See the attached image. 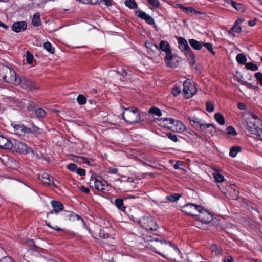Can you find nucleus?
<instances>
[{
  "label": "nucleus",
  "instance_id": "obj_50",
  "mask_svg": "<svg viewBox=\"0 0 262 262\" xmlns=\"http://www.w3.org/2000/svg\"><path fill=\"white\" fill-rule=\"evenodd\" d=\"M148 3L156 8H159L160 7V2L158 0H148Z\"/></svg>",
  "mask_w": 262,
  "mask_h": 262
},
{
  "label": "nucleus",
  "instance_id": "obj_46",
  "mask_svg": "<svg viewBox=\"0 0 262 262\" xmlns=\"http://www.w3.org/2000/svg\"><path fill=\"white\" fill-rule=\"evenodd\" d=\"M214 179L217 182H223L225 180L224 177L218 173H215L213 174Z\"/></svg>",
  "mask_w": 262,
  "mask_h": 262
},
{
  "label": "nucleus",
  "instance_id": "obj_29",
  "mask_svg": "<svg viewBox=\"0 0 262 262\" xmlns=\"http://www.w3.org/2000/svg\"><path fill=\"white\" fill-rule=\"evenodd\" d=\"M236 59L237 62L241 65H244L247 63V58L244 54H238L236 55Z\"/></svg>",
  "mask_w": 262,
  "mask_h": 262
},
{
  "label": "nucleus",
  "instance_id": "obj_55",
  "mask_svg": "<svg viewBox=\"0 0 262 262\" xmlns=\"http://www.w3.org/2000/svg\"><path fill=\"white\" fill-rule=\"evenodd\" d=\"M83 157L75 156L74 157L73 161L76 163H83Z\"/></svg>",
  "mask_w": 262,
  "mask_h": 262
},
{
  "label": "nucleus",
  "instance_id": "obj_8",
  "mask_svg": "<svg viewBox=\"0 0 262 262\" xmlns=\"http://www.w3.org/2000/svg\"><path fill=\"white\" fill-rule=\"evenodd\" d=\"M183 92L186 98H190L197 92L195 83L193 82L190 81L189 79H186L183 83Z\"/></svg>",
  "mask_w": 262,
  "mask_h": 262
},
{
  "label": "nucleus",
  "instance_id": "obj_5",
  "mask_svg": "<svg viewBox=\"0 0 262 262\" xmlns=\"http://www.w3.org/2000/svg\"><path fill=\"white\" fill-rule=\"evenodd\" d=\"M159 49L166 53L164 58L166 66L169 68H176L177 66V64L171 61L173 56L169 43L166 41H161L159 44Z\"/></svg>",
  "mask_w": 262,
  "mask_h": 262
},
{
  "label": "nucleus",
  "instance_id": "obj_51",
  "mask_svg": "<svg viewBox=\"0 0 262 262\" xmlns=\"http://www.w3.org/2000/svg\"><path fill=\"white\" fill-rule=\"evenodd\" d=\"M255 77L257 79L259 84L262 86V73L257 72L254 74Z\"/></svg>",
  "mask_w": 262,
  "mask_h": 262
},
{
  "label": "nucleus",
  "instance_id": "obj_10",
  "mask_svg": "<svg viewBox=\"0 0 262 262\" xmlns=\"http://www.w3.org/2000/svg\"><path fill=\"white\" fill-rule=\"evenodd\" d=\"M90 181H94V187L96 189L103 192L108 191V184L105 180H101L97 179L96 176L93 174L91 177Z\"/></svg>",
  "mask_w": 262,
  "mask_h": 262
},
{
  "label": "nucleus",
  "instance_id": "obj_62",
  "mask_svg": "<svg viewBox=\"0 0 262 262\" xmlns=\"http://www.w3.org/2000/svg\"><path fill=\"white\" fill-rule=\"evenodd\" d=\"M79 189L85 194H88L90 192V190L88 188L84 187V186H80L79 187Z\"/></svg>",
  "mask_w": 262,
  "mask_h": 262
},
{
  "label": "nucleus",
  "instance_id": "obj_12",
  "mask_svg": "<svg viewBox=\"0 0 262 262\" xmlns=\"http://www.w3.org/2000/svg\"><path fill=\"white\" fill-rule=\"evenodd\" d=\"M244 125L249 131H262V123L258 124L255 120L253 121L247 118Z\"/></svg>",
  "mask_w": 262,
  "mask_h": 262
},
{
  "label": "nucleus",
  "instance_id": "obj_15",
  "mask_svg": "<svg viewBox=\"0 0 262 262\" xmlns=\"http://www.w3.org/2000/svg\"><path fill=\"white\" fill-rule=\"evenodd\" d=\"M77 218V220L80 219L79 215L74 213L73 212L65 211L63 212L60 216L58 215V220H72Z\"/></svg>",
  "mask_w": 262,
  "mask_h": 262
},
{
  "label": "nucleus",
  "instance_id": "obj_16",
  "mask_svg": "<svg viewBox=\"0 0 262 262\" xmlns=\"http://www.w3.org/2000/svg\"><path fill=\"white\" fill-rule=\"evenodd\" d=\"M174 119L169 118H162L159 120V124L165 128L171 130L172 124H173Z\"/></svg>",
  "mask_w": 262,
  "mask_h": 262
},
{
  "label": "nucleus",
  "instance_id": "obj_39",
  "mask_svg": "<svg viewBox=\"0 0 262 262\" xmlns=\"http://www.w3.org/2000/svg\"><path fill=\"white\" fill-rule=\"evenodd\" d=\"M145 46L147 49L150 50L152 52L159 50L158 45L151 42H146Z\"/></svg>",
  "mask_w": 262,
  "mask_h": 262
},
{
  "label": "nucleus",
  "instance_id": "obj_60",
  "mask_svg": "<svg viewBox=\"0 0 262 262\" xmlns=\"http://www.w3.org/2000/svg\"><path fill=\"white\" fill-rule=\"evenodd\" d=\"M0 262H14L13 259L9 257L6 256L0 260Z\"/></svg>",
  "mask_w": 262,
  "mask_h": 262
},
{
  "label": "nucleus",
  "instance_id": "obj_2",
  "mask_svg": "<svg viewBox=\"0 0 262 262\" xmlns=\"http://www.w3.org/2000/svg\"><path fill=\"white\" fill-rule=\"evenodd\" d=\"M182 211L191 216H198L196 212L202 214L199 215L202 219V222L208 223L211 221L212 217L210 213L202 206L193 203H188L182 207Z\"/></svg>",
  "mask_w": 262,
  "mask_h": 262
},
{
  "label": "nucleus",
  "instance_id": "obj_20",
  "mask_svg": "<svg viewBox=\"0 0 262 262\" xmlns=\"http://www.w3.org/2000/svg\"><path fill=\"white\" fill-rule=\"evenodd\" d=\"M203 259V257L197 253H190L187 257L188 262H202Z\"/></svg>",
  "mask_w": 262,
  "mask_h": 262
},
{
  "label": "nucleus",
  "instance_id": "obj_21",
  "mask_svg": "<svg viewBox=\"0 0 262 262\" xmlns=\"http://www.w3.org/2000/svg\"><path fill=\"white\" fill-rule=\"evenodd\" d=\"M172 128L171 131H185L186 127L184 124L180 121L174 119L173 124L172 126Z\"/></svg>",
  "mask_w": 262,
  "mask_h": 262
},
{
  "label": "nucleus",
  "instance_id": "obj_52",
  "mask_svg": "<svg viewBox=\"0 0 262 262\" xmlns=\"http://www.w3.org/2000/svg\"><path fill=\"white\" fill-rule=\"evenodd\" d=\"M181 89L179 87H177V86H175L174 88H173L172 90V94L175 96H178L179 94H180L181 93Z\"/></svg>",
  "mask_w": 262,
  "mask_h": 262
},
{
  "label": "nucleus",
  "instance_id": "obj_48",
  "mask_svg": "<svg viewBox=\"0 0 262 262\" xmlns=\"http://www.w3.org/2000/svg\"><path fill=\"white\" fill-rule=\"evenodd\" d=\"M249 119L251 120H253V121L255 120L256 122L258 124L262 123L261 119L253 113H251V117Z\"/></svg>",
  "mask_w": 262,
  "mask_h": 262
},
{
  "label": "nucleus",
  "instance_id": "obj_33",
  "mask_svg": "<svg viewBox=\"0 0 262 262\" xmlns=\"http://www.w3.org/2000/svg\"><path fill=\"white\" fill-rule=\"evenodd\" d=\"M214 118L216 121L220 124L224 125L225 123V119L222 114L220 113H216L214 115Z\"/></svg>",
  "mask_w": 262,
  "mask_h": 262
},
{
  "label": "nucleus",
  "instance_id": "obj_19",
  "mask_svg": "<svg viewBox=\"0 0 262 262\" xmlns=\"http://www.w3.org/2000/svg\"><path fill=\"white\" fill-rule=\"evenodd\" d=\"M224 2L228 4H230L237 11L244 12L245 11V7L242 4L236 3L232 0H224Z\"/></svg>",
  "mask_w": 262,
  "mask_h": 262
},
{
  "label": "nucleus",
  "instance_id": "obj_9",
  "mask_svg": "<svg viewBox=\"0 0 262 262\" xmlns=\"http://www.w3.org/2000/svg\"><path fill=\"white\" fill-rule=\"evenodd\" d=\"M188 119L191 125L196 130L200 129L203 131L209 127L211 126L214 129H215L214 125L210 123H204V122L196 117H189Z\"/></svg>",
  "mask_w": 262,
  "mask_h": 262
},
{
  "label": "nucleus",
  "instance_id": "obj_23",
  "mask_svg": "<svg viewBox=\"0 0 262 262\" xmlns=\"http://www.w3.org/2000/svg\"><path fill=\"white\" fill-rule=\"evenodd\" d=\"M210 249L213 256H219L222 254V248L217 245L213 244L210 246Z\"/></svg>",
  "mask_w": 262,
  "mask_h": 262
},
{
  "label": "nucleus",
  "instance_id": "obj_17",
  "mask_svg": "<svg viewBox=\"0 0 262 262\" xmlns=\"http://www.w3.org/2000/svg\"><path fill=\"white\" fill-rule=\"evenodd\" d=\"M38 178L45 185L49 186L52 184L55 185L52 181V177H50L47 173L45 172L41 175H39Z\"/></svg>",
  "mask_w": 262,
  "mask_h": 262
},
{
  "label": "nucleus",
  "instance_id": "obj_61",
  "mask_svg": "<svg viewBox=\"0 0 262 262\" xmlns=\"http://www.w3.org/2000/svg\"><path fill=\"white\" fill-rule=\"evenodd\" d=\"M237 106H238V108L239 110H246L247 109L246 105L244 103H242V102L238 103L237 104Z\"/></svg>",
  "mask_w": 262,
  "mask_h": 262
},
{
  "label": "nucleus",
  "instance_id": "obj_38",
  "mask_svg": "<svg viewBox=\"0 0 262 262\" xmlns=\"http://www.w3.org/2000/svg\"><path fill=\"white\" fill-rule=\"evenodd\" d=\"M35 115L37 118L43 119L46 116V112L43 108H39L36 110Z\"/></svg>",
  "mask_w": 262,
  "mask_h": 262
},
{
  "label": "nucleus",
  "instance_id": "obj_4",
  "mask_svg": "<svg viewBox=\"0 0 262 262\" xmlns=\"http://www.w3.org/2000/svg\"><path fill=\"white\" fill-rule=\"evenodd\" d=\"M0 80L16 85L20 82V77L17 75L15 71L7 66H3L0 69Z\"/></svg>",
  "mask_w": 262,
  "mask_h": 262
},
{
  "label": "nucleus",
  "instance_id": "obj_40",
  "mask_svg": "<svg viewBox=\"0 0 262 262\" xmlns=\"http://www.w3.org/2000/svg\"><path fill=\"white\" fill-rule=\"evenodd\" d=\"M203 47H205L213 56H215L216 52L213 50L212 48V44L211 43H203Z\"/></svg>",
  "mask_w": 262,
  "mask_h": 262
},
{
  "label": "nucleus",
  "instance_id": "obj_6",
  "mask_svg": "<svg viewBox=\"0 0 262 262\" xmlns=\"http://www.w3.org/2000/svg\"><path fill=\"white\" fill-rule=\"evenodd\" d=\"M51 204L53 210L47 213V217L51 222H56L58 221V212L63 210V205L60 201L55 200H52Z\"/></svg>",
  "mask_w": 262,
  "mask_h": 262
},
{
  "label": "nucleus",
  "instance_id": "obj_14",
  "mask_svg": "<svg viewBox=\"0 0 262 262\" xmlns=\"http://www.w3.org/2000/svg\"><path fill=\"white\" fill-rule=\"evenodd\" d=\"M27 28V23L25 21H16L12 25V30L16 33L24 32Z\"/></svg>",
  "mask_w": 262,
  "mask_h": 262
},
{
  "label": "nucleus",
  "instance_id": "obj_57",
  "mask_svg": "<svg viewBox=\"0 0 262 262\" xmlns=\"http://www.w3.org/2000/svg\"><path fill=\"white\" fill-rule=\"evenodd\" d=\"M117 73L123 77H125L127 75V72L125 69L123 68H121V69L117 70Z\"/></svg>",
  "mask_w": 262,
  "mask_h": 262
},
{
  "label": "nucleus",
  "instance_id": "obj_3",
  "mask_svg": "<svg viewBox=\"0 0 262 262\" xmlns=\"http://www.w3.org/2000/svg\"><path fill=\"white\" fill-rule=\"evenodd\" d=\"M124 110L122 114V119L127 123L136 124L140 122V113L139 110L137 107H125L121 106Z\"/></svg>",
  "mask_w": 262,
  "mask_h": 262
},
{
  "label": "nucleus",
  "instance_id": "obj_49",
  "mask_svg": "<svg viewBox=\"0 0 262 262\" xmlns=\"http://www.w3.org/2000/svg\"><path fill=\"white\" fill-rule=\"evenodd\" d=\"M166 134L167 137L169 139H170L172 141H173L175 142H176L178 141V139L177 138V136L174 134L171 133V132H166Z\"/></svg>",
  "mask_w": 262,
  "mask_h": 262
},
{
  "label": "nucleus",
  "instance_id": "obj_11",
  "mask_svg": "<svg viewBox=\"0 0 262 262\" xmlns=\"http://www.w3.org/2000/svg\"><path fill=\"white\" fill-rule=\"evenodd\" d=\"M20 82L19 83V85H20L24 89L33 91L37 90L39 88L34 81H32L29 79L25 77H20Z\"/></svg>",
  "mask_w": 262,
  "mask_h": 262
},
{
  "label": "nucleus",
  "instance_id": "obj_63",
  "mask_svg": "<svg viewBox=\"0 0 262 262\" xmlns=\"http://www.w3.org/2000/svg\"><path fill=\"white\" fill-rule=\"evenodd\" d=\"M118 171V169L116 168L110 167L108 169V172L111 174H116Z\"/></svg>",
  "mask_w": 262,
  "mask_h": 262
},
{
  "label": "nucleus",
  "instance_id": "obj_26",
  "mask_svg": "<svg viewBox=\"0 0 262 262\" xmlns=\"http://www.w3.org/2000/svg\"><path fill=\"white\" fill-rule=\"evenodd\" d=\"M189 43L191 47L195 50H200L203 47V43L194 39H189Z\"/></svg>",
  "mask_w": 262,
  "mask_h": 262
},
{
  "label": "nucleus",
  "instance_id": "obj_35",
  "mask_svg": "<svg viewBox=\"0 0 262 262\" xmlns=\"http://www.w3.org/2000/svg\"><path fill=\"white\" fill-rule=\"evenodd\" d=\"M181 194L179 193H173L166 196V199L171 202H174L178 201L180 197Z\"/></svg>",
  "mask_w": 262,
  "mask_h": 262
},
{
  "label": "nucleus",
  "instance_id": "obj_44",
  "mask_svg": "<svg viewBox=\"0 0 262 262\" xmlns=\"http://www.w3.org/2000/svg\"><path fill=\"white\" fill-rule=\"evenodd\" d=\"M206 110L208 112H212L214 111V103L211 101H207L206 102Z\"/></svg>",
  "mask_w": 262,
  "mask_h": 262
},
{
  "label": "nucleus",
  "instance_id": "obj_27",
  "mask_svg": "<svg viewBox=\"0 0 262 262\" xmlns=\"http://www.w3.org/2000/svg\"><path fill=\"white\" fill-rule=\"evenodd\" d=\"M40 14L39 12L35 13L32 20V24L35 27H39L41 25V21L40 20Z\"/></svg>",
  "mask_w": 262,
  "mask_h": 262
},
{
  "label": "nucleus",
  "instance_id": "obj_43",
  "mask_svg": "<svg viewBox=\"0 0 262 262\" xmlns=\"http://www.w3.org/2000/svg\"><path fill=\"white\" fill-rule=\"evenodd\" d=\"M26 57L27 63L28 64H32L33 60V54L30 51H27Z\"/></svg>",
  "mask_w": 262,
  "mask_h": 262
},
{
  "label": "nucleus",
  "instance_id": "obj_45",
  "mask_svg": "<svg viewBox=\"0 0 262 262\" xmlns=\"http://www.w3.org/2000/svg\"><path fill=\"white\" fill-rule=\"evenodd\" d=\"M243 82V85L246 86L248 89H253L254 90H256L258 89V83H256V85H253L252 84L249 83L247 81Z\"/></svg>",
  "mask_w": 262,
  "mask_h": 262
},
{
  "label": "nucleus",
  "instance_id": "obj_56",
  "mask_svg": "<svg viewBox=\"0 0 262 262\" xmlns=\"http://www.w3.org/2000/svg\"><path fill=\"white\" fill-rule=\"evenodd\" d=\"M99 235L100 237L103 238L104 239L107 238L109 237L108 234L105 233L103 230H100Z\"/></svg>",
  "mask_w": 262,
  "mask_h": 262
},
{
  "label": "nucleus",
  "instance_id": "obj_7",
  "mask_svg": "<svg viewBox=\"0 0 262 262\" xmlns=\"http://www.w3.org/2000/svg\"><path fill=\"white\" fill-rule=\"evenodd\" d=\"M139 223L147 230L156 231L158 226L156 221L151 216H143L140 219Z\"/></svg>",
  "mask_w": 262,
  "mask_h": 262
},
{
  "label": "nucleus",
  "instance_id": "obj_13",
  "mask_svg": "<svg viewBox=\"0 0 262 262\" xmlns=\"http://www.w3.org/2000/svg\"><path fill=\"white\" fill-rule=\"evenodd\" d=\"M135 14L136 16L138 17L141 19L144 20L145 22L148 24L155 25V21L154 18L149 15L146 14L144 11L139 9L135 11Z\"/></svg>",
  "mask_w": 262,
  "mask_h": 262
},
{
  "label": "nucleus",
  "instance_id": "obj_53",
  "mask_svg": "<svg viewBox=\"0 0 262 262\" xmlns=\"http://www.w3.org/2000/svg\"><path fill=\"white\" fill-rule=\"evenodd\" d=\"M100 3H103L107 7L111 6L115 4L113 0H100Z\"/></svg>",
  "mask_w": 262,
  "mask_h": 262
},
{
  "label": "nucleus",
  "instance_id": "obj_32",
  "mask_svg": "<svg viewBox=\"0 0 262 262\" xmlns=\"http://www.w3.org/2000/svg\"><path fill=\"white\" fill-rule=\"evenodd\" d=\"M177 7L182 9L186 14L192 13L193 11H195V9L191 7H184L182 4L179 3L177 4Z\"/></svg>",
  "mask_w": 262,
  "mask_h": 262
},
{
  "label": "nucleus",
  "instance_id": "obj_59",
  "mask_svg": "<svg viewBox=\"0 0 262 262\" xmlns=\"http://www.w3.org/2000/svg\"><path fill=\"white\" fill-rule=\"evenodd\" d=\"M183 164V162L182 161H177L173 166L175 169H180V166H182Z\"/></svg>",
  "mask_w": 262,
  "mask_h": 262
},
{
  "label": "nucleus",
  "instance_id": "obj_47",
  "mask_svg": "<svg viewBox=\"0 0 262 262\" xmlns=\"http://www.w3.org/2000/svg\"><path fill=\"white\" fill-rule=\"evenodd\" d=\"M67 168L72 172H75L77 168V166L74 163H70L67 165Z\"/></svg>",
  "mask_w": 262,
  "mask_h": 262
},
{
  "label": "nucleus",
  "instance_id": "obj_54",
  "mask_svg": "<svg viewBox=\"0 0 262 262\" xmlns=\"http://www.w3.org/2000/svg\"><path fill=\"white\" fill-rule=\"evenodd\" d=\"M45 224L47 226H48L49 228H51V229H53L54 230H55L57 231H62L63 229L60 228V227H54L53 226H52L51 225H50V222H49L48 221L46 220L45 221Z\"/></svg>",
  "mask_w": 262,
  "mask_h": 262
},
{
  "label": "nucleus",
  "instance_id": "obj_30",
  "mask_svg": "<svg viewBox=\"0 0 262 262\" xmlns=\"http://www.w3.org/2000/svg\"><path fill=\"white\" fill-rule=\"evenodd\" d=\"M241 31H242L241 26L238 24V21L236 20L235 22L234 25L231 28V29L229 31V33L231 34V33H232V32L239 33Z\"/></svg>",
  "mask_w": 262,
  "mask_h": 262
},
{
  "label": "nucleus",
  "instance_id": "obj_25",
  "mask_svg": "<svg viewBox=\"0 0 262 262\" xmlns=\"http://www.w3.org/2000/svg\"><path fill=\"white\" fill-rule=\"evenodd\" d=\"M184 53L187 59L191 62L192 65H195L196 64L195 56L192 50L190 49Z\"/></svg>",
  "mask_w": 262,
  "mask_h": 262
},
{
  "label": "nucleus",
  "instance_id": "obj_34",
  "mask_svg": "<svg viewBox=\"0 0 262 262\" xmlns=\"http://www.w3.org/2000/svg\"><path fill=\"white\" fill-rule=\"evenodd\" d=\"M241 151V148L239 146H233L231 147L229 155L231 157H235L237 155V153Z\"/></svg>",
  "mask_w": 262,
  "mask_h": 262
},
{
  "label": "nucleus",
  "instance_id": "obj_24",
  "mask_svg": "<svg viewBox=\"0 0 262 262\" xmlns=\"http://www.w3.org/2000/svg\"><path fill=\"white\" fill-rule=\"evenodd\" d=\"M11 147L12 144L11 142L5 137L0 135V148L7 149L11 148Z\"/></svg>",
  "mask_w": 262,
  "mask_h": 262
},
{
  "label": "nucleus",
  "instance_id": "obj_37",
  "mask_svg": "<svg viewBox=\"0 0 262 262\" xmlns=\"http://www.w3.org/2000/svg\"><path fill=\"white\" fill-rule=\"evenodd\" d=\"M149 114L155 115L157 116L160 117L162 116V112L159 108L153 106L148 111Z\"/></svg>",
  "mask_w": 262,
  "mask_h": 262
},
{
  "label": "nucleus",
  "instance_id": "obj_58",
  "mask_svg": "<svg viewBox=\"0 0 262 262\" xmlns=\"http://www.w3.org/2000/svg\"><path fill=\"white\" fill-rule=\"evenodd\" d=\"M75 172H76L78 175L80 176H83L85 175V170L81 168L77 167L76 171Z\"/></svg>",
  "mask_w": 262,
  "mask_h": 262
},
{
  "label": "nucleus",
  "instance_id": "obj_41",
  "mask_svg": "<svg viewBox=\"0 0 262 262\" xmlns=\"http://www.w3.org/2000/svg\"><path fill=\"white\" fill-rule=\"evenodd\" d=\"M246 68L247 70H250L253 71H255L258 70V66L256 64H254L252 62H248L245 64Z\"/></svg>",
  "mask_w": 262,
  "mask_h": 262
},
{
  "label": "nucleus",
  "instance_id": "obj_1",
  "mask_svg": "<svg viewBox=\"0 0 262 262\" xmlns=\"http://www.w3.org/2000/svg\"><path fill=\"white\" fill-rule=\"evenodd\" d=\"M151 242L150 248L156 253L170 259H175V256L179 253L178 248L170 242L165 241L162 237H156L148 236L146 237Z\"/></svg>",
  "mask_w": 262,
  "mask_h": 262
},
{
  "label": "nucleus",
  "instance_id": "obj_31",
  "mask_svg": "<svg viewBox=\"0 0 262 262\" xmlns=\"http://www.w3.org/2000/svg\"><path fill=\"white\" fill-rule=\"evenodd\" d=\"M124 4L126 7L130 9H137L138 8V4L135 0H125Z\"/></svg>",
  "mask_w": 262,
  "mask_h": 262
},
{
  "label": "nucleus",
  "instance_id": "obj_28",
  "mask_svg": "<svg viewBox=\"0 0 262 262\" xmlns=\"http://www.w3.org/2000/svg\"><path fill=\"white\" fill-rule=\"evenodd\" d=\"M115 205L117 208L121 211H125L126 207L124 205L123 200L121 198H117L115 199L114 202Z\"/></svg>",
  "mask_w": 262,
  "mask_h": 262
},
{
  "label": "nucleus",
  "instance_id": "obj_22",
  "mask_svg": "<svg viewBox=\"0 0 262 262\" xmlns=\"http://www.w3.org/2000/svg\"><path fill=\"white\" fill-rule=\"evenodd\" d=\"M11 125L14 130L20 131H31V128L29 127V125H24L21 123H12Z\"/></svg>",
  "mask_w": 262,
  "mask_h": 262
},
{
  "label": "nucleus",
  "instance_id": "obj_36",
  "mask_svg": "<svg viewBox=\"0 0 262 262\" xmlns=\"http://www.w3.org/2000/svg\"><path fill=\"white\" fill-rule=\"evenodd\" d=\"M44 48L50 54H54L55 49L52 47L51 43L49 41H46L43 43Z\"/></svg>",
  "mask_w": 262,
  "mask_h": 262
},
{
  "label": "nucleus",
  "instance_id": "obj_42",
  "mask_svg": "<svg viewBox=\"0 0 262 262\" xmlns=\"http://www.w3.org/2000/svg\"><path fill=\"white\" fill-rule=\"evenodd\" d=\"M77 101L79 104L83 105L86 102V98L84 95L80 94L77 97Z\"/></svg>",
  "mask_w": 262,
  "mask_h": 262
},
{
  "label": "nucleus",
  "instance_id": "obj_64",
  "mask_svg": "<svg viewBox=\"0 0 262 262\" xmlns=\"http://www.w3.org/2000/svg\"><path fill=\"white\" fill-rule=\"evenodd\" d=\"M253 135H256L257 139L262 140V132H252Z\"/></svg>",
  "mask_w": 262,
  "mask_h": 262
},
{
  "label": "nucleus",
  "instance_id": "obj_18",
  "mask_svg": "<svg viewBox=\"0 0 262 262\" xmlns=\"http://www.w3.org/2000/svg\"><path fill=\"white\" fill-rule=\"evenodd\" d=\"M178 43L179 44V48L183 52L191 49L187 41V40L182 37H178L177 38Z\"/></svg>",
  "mask_w": 262,
  "mask_h": 262
}]
</instances>
